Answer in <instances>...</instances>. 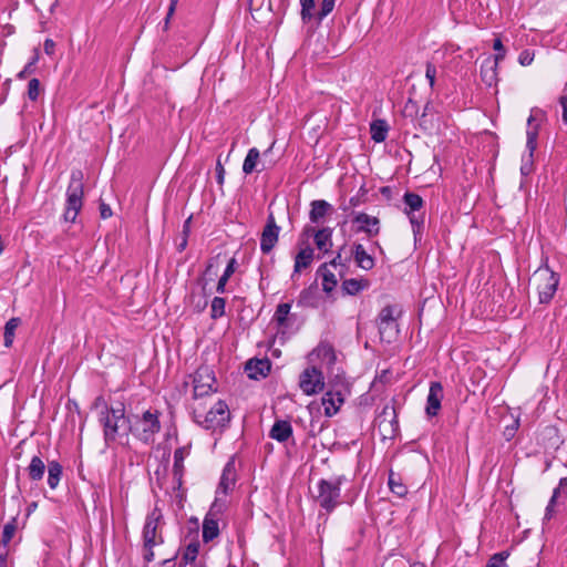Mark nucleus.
<instances>
[{
  "mask_svg": "<svg viewBox=\"0 0 567 567\" xmlns=\"http://www.w3.org/2000/svg\"><path fill=\"white\" fill-rule=\"evenodd\" d=\"M27 72H28V66L18 74V78L23 79L25 76Z\"/></svg>",
  "mask_w": 567,
  "mask_h": 567,
  "instance_id": "338daca9",
  "label": "nucleus"
},
{
  "mask_svg": "<svg viewBox=\"0 0 567 567\" xmlns=\"http://www.w3.org/2000/svg\"><path fill=\"white\" fill-rule=\"evenodd\" d=\"M279 233L280 227L277 226L274 215L270 214L260 237V250L264 254H269L274 249L278 243Z\"/></svg>",
  "mask_w": 567,
  "mask_h": 567,
  "instance_id": "9b49d317",
  "label": "nucleus"
},
{
  "mask_svg": "<svg viewBox=\"0 0 567 567\" xmlns=\"http://www.w3.org/2000/svg\"><path fill=\"white\" fill-rule=\"evenodd\" d=\"M318 274L322 277V290L326 293L332 292L338 285L336 275L328 269L326 264L318 269Z\"/></svg>",
  "mask_w": 567,
  "mask_h": 567,
  "instance_id": "bb28decb",
  "label": "nucleus"
},
{
  "mask_svg": "<svg viewBox=\"0 0 567 567\" xmlns=\"http://www.w3.org/2000/svg\"><path fill=\"white\" fill-rule=\"evenodd\" d=\"M246 373L249 379H259L266 377L270 370V363L268 360H249L245 367Z\"/></svg>",
  "mask_w": 567,
  "mask_h": 567,
  "instance_id": "412c9836",
  "label": "nucleus"
},
{
  "mask_svg": "<svg viewBox=\"0 0 567 567\" xmlns=\"http://www.w3.org/2000/svg\"><path fill=\"white\" fill-rule=\"evenodd\" d=\"M260 164V152L252 147L248 151L244 164H243V172L246 175L251 174L252 172H261L265 169V166L262 165L261 168H258V165Z\"/></svg>",
  "mask_w": 567,
  "mask_h": 567,
  "instance_id": "b1692460",
  "label": "nucleus"
},
{
  "mask_svg": "<svg viewBox=\"0 0 567 567\" xmlns=\"http://www.w3.org/2000/svg\"><path fill=\"white\" fill-rule=\"evenodd\" d=\"M194 421L206 430L224 426L230 420L228 404L223 400H214L210 392H194Z\"/></svg>",
  "mask_w": 567,
  "mask_h": 567,
  "instance_id": "f257e3e1",
  "label": "nucleus"
},
{
  "mask_svg": "<svg viewBox=\"0 0 567 567\" xmlns=\"http://www.w3.org/2000/svg\"><path fill=\"white\" fill-rule=\"evenodd\" d=\"M411 567H424V565L419 564V563H414V564L411 565Z\"/></svg>",
  "mask_w": 567,
  "mask_h": 567,
  "instance_id": "774afa93",
  "label": "nucleus"
},
{
  "mask_svg": "<svg viewBox=\"0 0 567 567\" xmlns=\"http://www.w3.org/2000/svg\"><path fill=\"white\" fill-rule=\"evenodd\" d=\"M315 256V250L310 246H306L300 249V251L295 257V266H293V274L292 278L299 272H301L302 269L308 268Z\"/></svg>",
  "mask_w": 567,
  "mask_h": 567,
  "instance_id": "4be33fe9",
  "label": "nucleus"
},
{
  "mask_svg": "<svg viewBox=\"0 0 567 567\" xmlns=\"http://www.w3.org/2000/svg\"><path fill=\"white\" fill-rule=\"evenodd\" d=\"M186 450L184 447L176 449L174 452V465L173 472L177 477L178 483H181L183 471H184V460L186 456Z\"/></svg>",
  "mask_w": 567,
  "mask_h": 567,
  "instance_id": "c9c22d12",
  "label": "nucleus"
},
{
  "mask_svg": "<svg viewBox=\"0 0 567 567\" xmlns=\"http://www.w3.org/2000/svg\"><path fill=\"white\" fill-rule=\"evenodd\" d=\"M535 53L530 50H523L518 55V62L523 66L530 65L534 61Z\"/></svg>",
  "mask_w": 567,
  "mask_h": 567,
  "instance_id": "09e8293b",
  "label": "nucleus"
},
{
  "mask_svg": "<svg viewBox=\"0 0 567 567\" xmlns=\"http://www.w3.org/2000/svg\"><path fill=\"white\" fill-rule=\"evenodd\" d=\"M559 104L563 109V114H561L563 122L565 124H567V96L566 95H563L559 97Z\"/></svg>",
  "mask_w": 567,
  "mask_h": 567,
  "instance_id": "6e6d98bb",
  "label": "nucleus"
},
{
  "mask_svg": "<svg viewBox=\"0 0 567 567\" xmlns=\"http://www.w3.org/2000/svg\"><path fill=\"white\" fill-rule=\"evenodd\" d=\"M162 518V512L157 507L146 516L142 533L143 558L146 563H151L154 559V547L164 543V537L159 530Z\"/></svg>",
  "mask_w": 567,
  "mask_h": 567,
  "instance_id": "7ed1b4c3",
  "label": "nucleus"
},
{
  "mask_svg": "<svg viewBox=\"0 0 567 567\" xmlns=\"http://www.w3.org/2000/svg\"><path fill=\"white\" fill-rule=\"evenodd\" d=\"M225 168L221 164V161L220 158L218 157L217 159V163H216V177H217V183L223 186L224 182H225Z\"/></svg>",
  "mask_w": 567,
  "mask_h": 567,
  "instance_id": "3c124183",
  "label": "nucleus"
},
{
  "mask_svg": "<svg viewBox=\"0 0 567 567\" xmlns=\"http://www.w3.org/2000/svg\"><path fill=\"white\" fill-rule=\"evenodd\" d=\"M236 483V468H235V462L231 460L227 462L225 465L219 484L217 486L216 493L218 495H227L230 491L234 489Z\"/></svg>",
  "mask_w": 567,
  "mask_h": 567,
  "instance_id": "dca6fc26",
  "label": "nucleus"
},
{
  "mask_svg": "<svg viewBox=\"0 0 567 567\" xmlns=\"http://www.w3.org/2000/svg\"><path fill=\"white\" fill-rule=\"evenodd\" d=\"M189 380L190 382L186 381L185 385L188 386L190 384L193 390H212L216 382L215 374L208 367L198 368L196 372L189 377Z\"/></svg>",
  "mask_w": 567,
  "mask_h": 567,
  "instance_id": "4468645a",
  "label": "nucleus"
},
{
  "mask_svg": "<svg viewBox=\"0 0 567 567\" xmlns=\"http://www.w3.org/2000/svg\"><path fill=\"white\" fill-rule=\"evenodd\" d=\"M507 557H508V553H506V551L494 554L489 558L486 567H507L506 566Z\"/></svg>",
  "mask_w": 567,
  "mask_h": 567,
  "instance_id": "49530a36",
  "label": "nucleus"
},
{
  "mask_svg": "<svg viewBox=\"0 0 567 567\" xmlns=\"http://www.w3.org/2000/svg\"><path fill=\"white\" fill-rule=\"evenodd\" d=\"M563 489H567V478L566 477L560 478L558 486L554 489V493H553V496H551V498L549 501V504L546 507V513H545V518L546 519H550L551 518L553 512H554V509H553L554 505L556 503L557 497L560 494V491H563Z\"/></svg>",
  "mask_w": 567,
  "mask_h": 567,
  "instance_id": "58836bf2",
  "label": "nucleus"
},
{
  "mask_svg": "<svg viewBox=\"0 0 567 567\" xmlns=\"http://www.w3.org/2000/svg\"><path fill=\"white\" fill-rule=\"evenodd\" d=\"M343 476L333 480H320L317 485L316 501L327 513H331L340 504V485Z\"/></svg>",
  "mask_w": 567,
  "mask_h": 567,
  "instance_id": "39448f33",
  "label": "nucleus"
},
{
  "mask_svg": "<svg viewBox=\"0 0 567 567\" xmlns=\"http://www.w3.org/2000/svg\"><path fill=\"white\" fill-rule=\"evenodd\" d=\"M45 467L47 465L43 458L39 455H34L27 467L29 478L31 481L42 480L45 472Z\"/></svg>",
  "mask_w": 567,
  "mask_h": 567,
  "instance_id": "393cba45",
  "label": "nucleus"
},
{
  "mask_svg": "<svg viewBox=\"0 0 567 567\" xmlns=\"http://www.w3.org/2000/svg\"><path fill=\"white\" fill-rule=\"evenodd\" d=\"M353 223L358 225V231L365 233L369 237L375 236L379 234V219L377 217L370 216L365 213H358Z\"/></svg>",
  "mask_w": 567,
  "mask_h": 567,
  "instance_id": "f3484780",
  "label": "nucleus"
},
{
  "mask_svg": "<svg viewBox=\"0 0 567 567\" xmlns=\"http://www.w3.org/2000/svg\"><path fill=\"white\" fill-rule=\"evenodd\" d=\"M20 318H11L4 326V347L10 348L13 343L16 330L20 326Z\"/></svg>",
  "mask_w": 567,
  "mask_h": 567,
  "instance_id": "72a5a7b5",
  "label": "nucleus"
},
{
  "mask_svg": "<svg viewBox=\"0 0 567 567\" xmlns=\"http://www.w3.org/2000/svg\"><path fill=\"white\" fill-rule=\"evenodd\" d=\"M0 567H8V555H7V553L0 555Z\"/></svg>",
  "mask_w": 567,
  "mask_h": 567,
  "instance_id": "680f3d73",
  "label": "nucleus"
},
{
  "mask_svg": "<svg viewBox=\"0 0 567 567\" xmlns=\"http://www.w3.org/2000/svg\"><path fill=\"white\" fill-rule=\"evenodd\" d=\"M291 305L289 302L279 303L277 306L274 320H276L279 326H284L287 321Z\"/></svg>",
  "mask_w": 567,
  "mask_h": 567,
  "instance_id": "a19ab883",
  "label": "nucleus"
},
{
  "mask_svg": "<svg viewBox=\"0 0 567 567\" xmlns=\"http://www.w3.org/2000/svg\"><path fill=\"white\" fill-rule=\"evenodd\" d=\"M61 476H62V465L56 461L49 462L48 463V484L52 489L58 487Z\"/></svg>",
  "mask_w": 567,
  "mask_h": 567,
  "instance_id": "2f4dec72",
  "label": "nucleus"
},
{
  "mask_svg": "<svg viewBox=\"0 0 567 567\" xmlns=\"http://www.w3.org/2000/svg\"><path fill=\"white\" fill-rule=\"evenodd\" d=\"M213 267H214L213 262H209V264L207 265V267H206V271H205V272H206V275H212V274H213Z\"/></svg>",
  "mask_w": 567,
  "mask_h": 567,
  "instance_id": "69168bd1",
  "label": "nucleus"
},
{
  "mask_svg": "<svg viewBox=\"0 0 567 567\" xmlns=\"http://www.w3.org/2000/svg\"><path fill=\"white\" fill-rule=\"evenodd\" d=\"M386 415H392L393 416V420L395 419V411L393 408H390V406H384L383 411H382V414L380 415V420H379V426H381L384 422H385V419H381L382 416H386Z\"/></svg>",
  "mask_w": 567,
  "mask_h": 567,
  "instance_id": "5fc2aeb1",
  "label": "nucleus"
},
{
  "mask_svg": "<svg viewBox=\"0 0 567 567\" xmlns=\"http://www.w3.org/2000/svg\"><path fill=\"white\" fill-rule=\"evenodd\" d=\"M301 6V20L307 23L310 22L312 19H316L315 7H316V0H299Z\"/></svg>",
  "mask_w": 567,
  "mask_h": 567,
  "instance_id": "4c0bfd02",
  "label": "nucleus"
},
{
  "mask_svg": "<svg viewBox=\"0 0 567 567\" xmlns=\"http://www.w3.org/2000/svg\"><path fill=\"white\" fill-rule=\"evenodd\" d=\"M225 306H226V301L224 298L221 297H215L213 300H212V318L213 319H217V318H220L225 315Z\"/></svg>",
  "mask_w": 567,
  "mask_h": 567,
  "instance_id": "37998d69",
  "label": "nucleus"
},
{
  "mask_svg": "<svg viewBox=\"0 0 567 567\" xmlns=\"http://www.w3.org/2000/svg\"><path fill=\"white\" fill-rule=\"evenodd\" d=\"M518 420H515L512 425H507L504 430V436L507 441L512 440L515 436V433L518 429Z\"/></svg>",
  "mask_w": 567,
  "mask_h": 567,
  "instance_id": "603ef678",
  "label": "nucleus"
},
{
  "mask_svg": "<svg viewBox=\"0 0 567 567\" xmlns=\"http://www.w3.org/2000/svg\"><path fill=\"white\" fill-rule=\"evenodd\" d=\"M530 280L533 281L538 291L539 302L548 303L553 299L557 290L559 282L558 275L550 270L548 267H543L538 268L533 274Z\"/></svg>",
  "mask_w": 567,
  "mask_h": 567,
  "instance_id": "0eeeda50",
  "label": "nucleus"
},
{
  "mask_svg": "<svg viewBox=\"0 0 567 567\" xmlns=\"http://www.w3.org/2000/svg\"><path fill=\"white\" fill-rule=\"evenodd\" d=\"M177 2H178V0H171V4H169V8H168V13H167V18H166L167 20L174 13Z\"/></svg>",
  "mask_w": 567,
  "mask_h": 567,
  "instance_id": "052dcab7",
  "label": "nucleus"
},
{
  "mask_svg": "<svg viewBox=\"0 0 567 567\" xmlns=\"http://www.w3.org/2000/svg\"><path fill=\"white\" fill-rule=\"evenodd\" d=\"M43 47H44V51H45L47 54L52 55L54 53L55 43H54L53 40L47 39L44 41Z\"/></svg>",
  "mask_w": 567,
  "mask_h": 567,
  "instance_id": "4d7b16f0",
  "label": "nucleus"
},
{
  "mask_svg": "<svg viewBox=\"0 0 567 567\" xmlns=\"http://www.w3.org/2000/svg\"><path fill=\"white\" fill-rule=\"evenodd\" d=\"M330 265L331 266H344L343 264V260H342V256H341V251L338 252V255L330 261Z\"/></svg>",
  "mask_w": 567,
  "mask_h": 567,
  "instance_id": "bf43d9fd",
  "label": "nucleus"
},
{
  "mask_svg": "<svg viewBox=\"0 0 567 567\" xmlns=\"http://www.w3.org/2000/svg\"><path fill=\"white\" fill-rule=\"evenodd\" d=\"M403 203L405 205L404 213L409 216L413 234L416 237L422 231L424 218L415 215V212L423 208L424 202L420 195L406 192L403 196Z\"/></svg>",
  "mask_w": 567,
  "mask_h": 567,
  "instance_id": "6e6552de",
  "label": "nucleus"
},
{
  "mask_svg": "<svg viewBox=\"0 0 567 567\" xmlns=\"http://www.w3.org/2000/svg\"><path fill=\"white\" fill-rule=\"evenodd\" d=\"M371 138L375 143L384 142L388 134V124L383 120H377L370 126Z\"/></svg>",
  "mask_w": 567,
  "mask_h": 567,
  "instance_id": "c756f323",
  "label": "nucleus"
},
{
  "mask_svg": "<svg viewBox=\"0 0 567 567\" xmlns=\"http://www.w3.org/2000/svg\"><path fill=\"white\" fill-rule=\"evenodd\" d=\"M103 404L106 410L105 414H112L117 419L125 417V405L122 401L111 402L110 405L107 402L103 401Z\"/></svg>",
  "mask_w": 567,
  "mask_h": 567,
  "instance_id": "ea45409f",
  "label": "nucleus"
},
{
  "mask_svg": "<svg viewBox=\"0 0 567 567\" xmlns=\"http://www.w3.org/2000/svg\"><path fill=\"white\" fill-rule=\"evenodd\" d=\"M307 234H313L315 243L319 250L328 252L332 247V229L329 227L315 230L313 228L307 227Z\"/></svg>",
  "mask_w": 567,
  "mask_h": 567,
  "instance_id": "6ab92c4d",
  "label": "nucleus"
},
{
  "mask_svg": "<svg viewBox=\"0 0 567 567\" xmlns=\"http://www.w3.org/2000/svg\"><path fill=\"white\" fill-rule=\"evenodd\" d=\"M320 405L323 408L324 414L329 417L333 416L340 410L344 399L342 392H321Z\"/></svg>",
  "mask_w": 567,
  "mask_h": 567,
  "instance_id": "2eb2a0df",
  "label": "nucleus"
},
{
  "mask_svg": "<svg viewBox=\"0 0 567 567\" xmlns=\"http://www.w3.org/2000/svg\"><path fill=\"white\" fill-rule=\"evenodd\" d=\"M291 435V424L284 420L276 421L269 432V436L280 443L286 442Z\"/></svg>",
  "mask_w": 567,
  "mask_h": 567,
  "instance_id": "5701e85b",
  "label": "nucleus"
},
{
  "mask_svg": "<svg viewBox=\"0 0 567 567\" xmlns=\"http://www.w3.org/2000/svg\"><path fill=\"white\" fill-rule=\"evenodd\" d=\"M310 206L309 219L313 224L321 223L324 217L332 215L334 212L332 205L323 199L312 200Z\"/></svg>",
  "mask_w": 567,
  "mask_h": 567,
  "instance_id": "a211bd4d",
  "label": "nucleus"
},
{
  "mask_svg": "<svg viewBox=\"0 0 567 567\" xmlns=\"http://www.w3.org/2000/svg\"><path fill=\"white\" fill-rule=\"evenodd\" d=\"M368 285H369V282L365 279L351 278V279H346L342 282L341 288L346 295L354 296V295L359 293L360 291H362L363 289H365L368 287Z\"/></svg>",
  "mask_w": 567,
  "mask_h": 567,
  "instance_id": "c85d7f7f",
  "label": "nucleus"
},
{
  "mask_svg": "<svg viewBox=\"0 0 567 567\" xmlns=\"http://www.w3.org/2000/svg\"><path fill=\"white\" fill-rule=\"evenodd\" d=\"M104 424V437L106 442H113L121 434V432H125L127 429L130 430V424L126 417H116L112 414H105L102 419Z\"/></svg>",
  "mask_w": 567,
  "mask_h": 567,
  "instance_id": "f8f14e48",
  "label": "nucleus"
},
{
  "mask_svg": "<svg viewBox=\"0 0 567 567\" xmlns=\"http://www.w3.org/2000/svg\"><path fill=\"white\" fill-rule=\"evenodd\" d=\"M236 266H237L236 259L230 258L226 266L224 274L221 275V277L218 280L217 288H216L218 293L225 292L226 284L229 280V278L233 276V274L236 271Z\"/></svg>",
  "mask_w": 567,
  "mask_h": 567,
  "instance_id": "f704fd0d",
  "label": "nucleus"
},
{
  "mask_svg": "<svg viewBox=\"0 0 567 567\" xmlns=\"http://www.w3.org/2000/svg\"><path fill=\"white\" fill-rule=\"evenodd\" d=\"M493 49L497 52V53H504L505 54V48L502 43V40L499 38L495 39L494 40V43H493Z\"/></svg>",
  "mask_w": 567,
  "mask_h": 567,
  "instance_id": "13d9d810",
  "label": "nucleus"
},
{
  "mask_svg": "<svg viewBox=\"0 0 567 567\" xmlns=\"http://www.w3.org/2000/svg\"><path fill=\"white\" fill-rule=\"evenodd\" d=\"M379 333L382 341L391 343L399 333L394 308L386 306L381 309L378 316Z\"/></svg>",
  "mask_w": 567,
  "mask_h": 567,
  "instance_id": "1a4fd4ad",
  "label": "nucleus"
},
{
  "mask_svg": "<svg viewBox=\"0 0 567 567\" xmlns=\"http://www.w3.org/2000/svg\"><path fill=\"white\" fill-rule=\"evenodd\" d=\"M16 530H17V518L13 517L10 522H8L3 526L1 543L4 546H7L10 543V540L13 538Z\"/></svg>",
  "mask_w": 567,
  "mask_h": 567,
  "instance_id": "79ce46f5",
  "label": "nucleus"
},
{
  "mask_svg": "<svg viewBox=\"0 0 567 567\" xmlns=\"http://www.w3.org/2000/svg\"><path fill=\"white\" fill-rule=\"evenodd\" d=\"M317 285H311L300 292L298 303L305 307H317L318 305Z\"/></svg>",
  "mask_w": 567,
  "mask_h": 567,
  "instance_id": "cd10ccee",
  "label": "nucleus"
},
{
  "mask_svg": "<svg viewBox=\"0 0 567 567\" xmlns=\"http://www.w3.org/2000/svg\"><path fill=\"white\" fill-rule=\"evenodd\" d=\"M429 390H442V385L440 382H436V381H432L430 383V388Z\"/></svg>",
  "mask_w": 567,
  "mask_h": 567,
  "instance_id": "e2e57ef3",
  "label": "nucleus"
},
{
  "mask_svg": "<svg viewBox=\"0 0 567 567\" xmlns=\"http://www.w3.org/2000/svg\"><path fill=\"white\" fill-rule=\"evenodd\" d=\"M100 215L103 219L111 217L112 216L111 207L105 203H101L100 204Z\"/></svg>",
  "mask_w": 567,
  "mask_h": 567,
  "instance_id": "864d4df0",
  "label": "nucleus"
},
{
  "mask_svg": "<svg viewBox=\"0 0 567 567\" xmlns=\"http://www.w3.org/2000/svg\"><path fill=\"white\" fill-rule=\"evenodd\" d=\"M189 224H190V217L188 219L185 220L184 223V227H183V231L184 234H187L188 230H189Z\"/></svg>",
  "mask_w": 567,
  "mask_h": 567,
  "instance_id": "0e129e2a",
  "label": "nucleus"
},
{
  "mask_svg": "<svg viewBox=\"0 0 567 567\" xmlns=\"http://www.w3.org/2000/svg\"><path fill=\"white\" fill-rule=\"evenodd\" d=\"M351 256L353 257L357 266L363 270H370L374 267V258L367 252L365 248L361 244L353 245Z\"/></svg>",
  "mask_w": 567,
  "mask_h": 567,
  "instance_id": "aec40b11",
  "label": "nucleus"
},
{
  "mask_svg": "<svg viewBox=\"0 0 567 567\" xmlns=\"http://www.w3.org/2000/svg\"><path fill=\"white\" fill-rule=\"evenodd\" d=\"M336 4V0H322L320 8L316 13V19L321 22L329 13L332 12Z\"/></svg>",
  "mask_w": 567,
  "mask_h": 567,
  "instance_id": "c03bdc74",
  "label": "nucleus"
},
{
  "mask_svg": "<svg viewBox=\"0 0 567 567\" xmlns=\"http://www.w3.org/2000/svg\"><path fill=\"white\" fill-rule=\"evenodd\" d=\"M442 399H443L442 392H429L426 408H425V412H426L427 416L437 415L439 411L441 410Z\"/></svg>",
  "mask_w": 567,
  "mask_h": 567,
  "instance_id": "473e14b6",
  "label": "nucleus"
},
{
  "mask_svg": "<svg viewBox=\"0 0 567 567\" xmlns=\"http://www.w3.org/2000/svg\"><path fill=\"white\" fill-rule=\"evenodd\" d=\"M83 173L80 169L71 172L70 184L66 189V203L63 218L65 221L74 223L83 206Z\"/></svg>",
  "mask_w": 567,
  "mask_h": 567,
  "instance_id": "20e7f679",
  "label": "nucleus"
},
{
  "mask_svg": "<svg viewBox=\"0 0 567 567\" xmlns=\"http://www.w3.org/2000/svg\"><path fill=\"white\" fill-rule=\"evenodd\" d=\"M396 377L390 369H383L381 372L375 377L374 381L372 382V386H392L394 385V380Z\"/></svg>",
  "mask_w": 567,
  "mask_h": 567,
  "instance_id": "e433bc0d",
  "label": "nucleus"
},
{
  "mask_svg": "<svg viewBox=\"0 0 567 567\" xmlns=\"http://www.w3.org/2000/svg\"><path fill=\"white\" fill-rule=\"evenodd\" d=\"M40 81L35 78L31 79L28 83V97L31 101H35L40 95Z\"/></svg>",
  "mask_w": 567,
  "mask_h": 567,
  "instance_id": "de8ad7c7",
  "label": "nucleus"
},
{
  "mask_svg": "<svg viewBox=\"0 0 567 567\" xmlns=\"http://www.w3.org/2000/svg\"><path fill=\"white\" fill-rule=\"evenodd\" d=\"M158 412L147 410L141 417L130 425V431L140 441L151 444L155 440V435L161 431V422L158 420Z\"/></svg>",
  "mask_w": 567,
  "mask_h": 567,
  "instance_id": "423d86ee",
  "label": "nucleus"
},
{
  "mask_svg": "<svg viewBox=\"0 0 567 567\" xmlns=\"http://www.w3.org/2000/svg\"><path fill=\"white\" fill-rule=\"evenodd\" d=\"M388 485L390 491L399 497H404L408 493V487L403 484L401 477L393 471L389 473Z\"/></svg>",
  "mask_w": 567,
  "mask_h": 567,
  "instance_id": "7c9ffc66",
  "label": "nucleus"
},
{
  "mask_svg": "<svg viewBox=\"0 0 567 567\" xmlns=\"http://www.w3.org/2000/svg\"><path fill=\"white\" fill-rule=\"evenodd\" d=\"M198 550H199L198 543H189L186 546L185 551L182 557V559L184 560V564L186 565V564L195 561V559L197 558V555H198Z\"/></svg>",
  "mask_w": 567,
  "mask_h": 567,
  "instance_id": "a18cd8bd",
  "label": "nucleus"
},
{
  "mask_svg": "<svg viewBox=\"0 0 567 567\" xmlns=\"http://www.w3.org/2000/svg\"><path fill=\"white\" fill-rule=\"evenodd\" d=\"M219 535L218 520L207 515L203 522V540L208 543Z\"/></svg>",
  "mask_w": 567,
  "mask_h": 567,
  "instance_id": "a878e982",
  "label": "nucleus"
},
{
  "mask_svg": "<svg viewBox=\"0 0 567 567\" xmlns=\"http://www.w3.org/2000/svg\"><path fill=\"white\" fill-rule=\"evenodd\" d=\"M336 353L332 346L328 343H320L309 354L310 362H320V368L311 365L303 370L299 377V386L301 390H323L324 378L321 368H330L336 362Z\"/></svg>",
  "mask_w": 567,
  "mask_h": 567,
  "instance_id": "f03ea898",
  "label": "nucleus"
},
{
  "mask_svg": "<svg viewBox=\"0 0 567 567\" xmlns=\"http://www.w3.org/2000/svg\"><path fill=\"white\" fill-rule=\"evenodd\" d=\"M436 76V68L432 63L426 64L425 78L431 87H434Z\"/></svg>",
  "mask_w": 567,
  "mask_h": 567,
  "instance_id": "8fccbe9b",
  "label": "nucleus"
},
{
  "mask_svg": "<svg viewBox=\"0 0 567 567\" xmlns=\"http://www.w3.org/2000/svg\"><path fill=\"white\" fill-rule=\"evenodd\" d=\"M504 60V53H496L494 56H487L484 59L481 65V79L482 81L492 86L497 82V68L498 63Z\"/></svg>",
  "mask_w": 567,
  "mask_h": 567,
  "instance_id": "ddd939ff",
  "label": "nucleus"
},
{
  "mask_svg": "<svg viewBox=\"0 0 567 567\" xmlns=\"http://www.w3.org/2000/svg\"><path fill=\"white\" fill-rule=\"evenodd\" d=\"M546 120V112L539 107H533L527 118V131H526V147L529 151V156H533L534 151L537 147V138L539 127Z\"/></svg>",
  "mask_w": 567,
  "mask_h": 567,
  "instance_id": "9d476101",
  "label": "nucleus"
}]
</instances>
